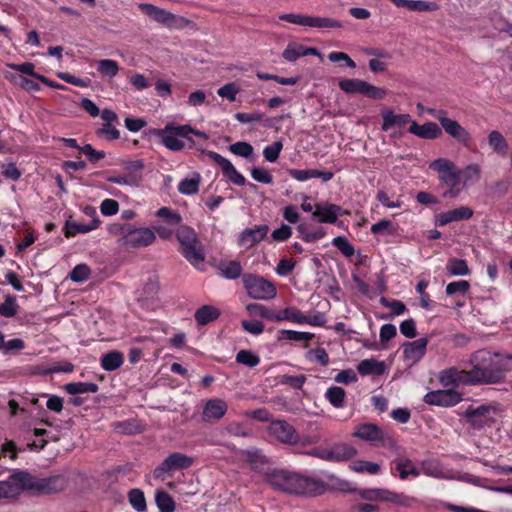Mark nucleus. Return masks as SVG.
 I'll list each match as a JSON object with an SVG mask.
<instances>
[{
  "mask_svg": "<svg viewBox=\"0 0 512 512\" xmlns=\"http://www.w3.org/2000/svg\"><path fill=\"white\" fill-rule=\"evenodd\" d=\"M264 477L274 490L288 494L316 496L328 489V484L320 479L282 469H269Z\"/></svg>",
  "mask_w": 512,
  "mask_h": 512,
  "instance_id": "f257e3e1",
  "label": "nucleus"
},
{
  "mask_svg": "<svg viewBox=\"0 0 512 512\" xmlns=\"http://www.w3.org/2000/svg\"><path fill=\"white\" fill-rule=\"evenodd\" d=\"M470 363V385L498 384L505 379L506 369L498 354L484 349L478 350L471 355Z\"/></svg>",
  "mask_w": 512,
  "mask_h": 512,
  "instance_id": "f03ea898",
  "label": "nucleus"
},
{
  "mask_svg": "<svg viewBox=\"0 0 512 512\" xmlns=\"http://www.w3.org/2000/svg\"><path fill=\"white\" fill-rule=\"evenodd\" d=\"M19 477V481L26 486V491L34 496L59 493L68 484L67 478L60 474L39 478L27 472V474H20Z\"/></svg>",
  "mask_w": 512,
  "mask_h": 512,
  "instance_id": "7ed1b4c3",
  "label": "nucleus"
},
{
  "mask_svg": "<svg viewBox=\"0 0 512 512\" xmlns=\"http://www.w3.org/2000/svg\"><path fill=\"white\" fill-rule=\"evenodd\" d=\"M190 131L193 128L190 125L176 126L172 123L167 124L163 129L155 130V134L161 138V142L166 148L171 151H181L184 149V142L178 138H186L194 144V141L190 139Z\"/></svg>",
  "mask_w": 512,
  "mask_h": 512,
  "instance_id": "20e7f679",
  "label": "nucleus"
},
{
  "mask_svg": "<svg viewBox=\"0 0 512 512\" xmlns=\"http://www.w3.org/2000/svg\"><path fill=\"white\" fill-rule=\"evenodd\" d=\"M243 285L248 296L253 299L269 300L277 295L276 288L272 282L255 274L244 275Z\"/></svg>",
  "mask_w": 512,
  "mask_h": 512,
  "instance_id": "39448f33",
  "label": "nucleus"
},
{
  "mask_svg": "<svg viewBox=\"0 0 512 512\" xmlns=\"http://www.w3.org/2000/svg\"><path fill=\"white\" fill-rule=\"evenodd\" d=\"M338 86L345 93H358L374 100L384 99L387 95V91L384 88L374 86L364 80L355 78L341 80L339 81Z\"/></svg>",
  "mask_w": 512,
  "mask_h": 512,
  "instance_id": "423d86ee",
  "label": "nucleus"
},
{
  "mask_svg": "<svg viewBox=\"0 0 512 512\" xmlns=\"http://www.w3.org/2000/svg\"><path fill=\"white\" fill-rule=\"evenodd\" d=\"M353 436L366 442L378 441L382 446L387 448L396 447V440L393 435L383 431L373 423H364L358 425L353 432Z\"/></svg>",
  "mask_w": 512,
  "mask_h": 512,
  "instance_id": "0eeeda50",
  "label": "nucleus"
},
{
  "mask_svg": "<svg viewBox=\"0 0 512 512\" xmlns=\"http://www.w3.org/2000/svg\"><path fill=\"white\" fill-rule=\"evenodd\" d=\"M140 10L155 20L158 23L166 25L170 28L184 27L190 23V21L184 17H177L169 11L161 9L157 6L148 3H142L139 5Z\"/></svg>",
  "mask_w": 512,
  "mask_h": 512,
  "instance_id": "6e6552de",
  "label": "nucleus"
},
{
  "mask_svg": "<svg viewBox=\"0 0 512 512\" xmlns=\"http://www.w3.org/2000/svg\"><path fill=\"white\" fill-rule=\"evenodd\" d=\"M430 169L439 173V180L448 187H456L460 181V171L449 159L438 158L430 163Z\"/></svg>",
  "mask_w": 512,
  "mask_h": 512,
  "instance_id": "1a4fd4ad",
  "label": "nucleus"
},
{
  "mask_svg": "<svg viewBox=\"0 0 512 512\" xmlns=\"http://www.w3.org/2000/svg\"><path fill=\"white\" fill-rule=\"evenodd\" d=\"M192 464L193 458L185 454L175 452L165 458L162 463L154 469L153 476L156 479H164L166 473L178 469L189 468Z\"/></svg>",
  "mask_w": 512,
  "mask_h": 512,
  "instance_id": "9d476101",
  "label": "nucleus"
},
{
  "mask_svg": "<svg viewBox=\"0 0 512 512\" xmlns=\"http://www.w3.org/2000/svg\"><path fill=\"white\" fill-rule=\"evenodd\" d=\"M155 239V232L151 229L131 226L125 237H121L120 242L122 246L127 248H141L152 244Z\"/></svg>",
  "mask_w": 512,
  "mask_h": 512,
  "instance_id": "9b49d317",
  "label": "nucleus"
},
{
  "mask_svg": "<svg viewBox=\"0 0 512 512\" xmlns=\"http://www.w3.org/2000/svg\"><path fill=\"white\" fill-rule=\"evenodd\" d=\"M270 433L280 442L289 445H297L301 443L306 445L309 441H300V437L296 429L285 420L272 421L269 426Z\"/></svg>",
  "mask_w": 512,
  "mask_h": 512,
  "instance_id": "f8f14e48",
  "label": "nucleus"
},
{
  "mask_svg": "<svg viewBox=\"0 0 512 512\" xmlns=\"http://www.w3.org/2000/svg\"><path fill=\"white\" fill-rule=\"evenodd\" d=\"M461 399V395L453 389L430 391L424 396L425 403L444 407L453 406Z\"/></svg>",
  "mask_w": 512,
  "mask_h": 512,
  "instance_id": "ddd939ff",
  "label": "nucleus"
},
{
  "mask_svg": "<svg viewBox=\"0 0 512 512\" xmlns=\"http://www.w3.org/2000/svg\"><path fill=\"white\" fill-rule=\"evenodd\" d=\"M439 381L445 387L457 386L459 384L470 385L469 371L451 367L440 372Z\"/></svg>",
  "mask_w": 512,
  "mask_h": 512,
  "instance_id": "4468645a",
  "label": "nucleus"
},
{
  "mask_svg": "<svg viewBox=\"0 0 512 512\" xmlns=\"http://www.w3.org/2000/svg\"><path fill=\"white\" fill-rule=\"evenodd\" d=\"M20 474H27V471L15 472L8 480L0 481V499L16 497L22 490H26V486L19 481Z\"/></svg>",
  "mask_w": 512,
  "mask_h": 512,
  "instance_id": "2eb2a0df",
  "label": "nucleus"
},
{
  "mask_svg": "<svg viewBox=\"0 0 512 512\" xmlns=\"http://www.w3.org/2000/svg\"><path fill=\"white\" fill-rule=\"evenodd\" d=\"M268 231L269 228L267 225H259L254 228L245 229L239 236L238 244L240 246L250 248L262 241L266 237Z\"/></svg>",
  "mask_w": 512,
  "mask_h": 512,
  "instance_id": "dca6fc26",
  "label": "nucleus"
},
{
  "mask_svg": "<svg viewBox=\"0 0 512 512\" xmlns=\"http://www.w3.org/2000/svg\"><path fill=\"white\" fill-rule=\"evenodd\" d=\"M427 344V338H419L415 341L405 343L403 345L405 360L410 361L412 364L418 362L425 355Z\"/></svg>",
  "mask_w": 512,
  "mask_h": 512,
  "instance_id": "f3484780",
  "label": "nucleus"
},
{
  "mask_svg": "<svg viewBox=\"0 0 512 512\" xmlns=\"http://www.w3.org/2000/svg\"><path fill=\"white\" fill-rule=\"evenodd\" d=\"M356 449L347 443H335L327 447V461L342 462L352 459L356 455Z\"/></svg>",
  "mask_w": 512,
  "mask_h": 512,
  "instance_id": "a211bd4d",
  "label": "nucleus"
},
{
  "mask_svg": "<svg viewBox=\"0 0 512 512\" xmlns=\"http://www.w3.org/2000/svg\"><path fill=\"white\" fill-rule=\"evenodd\" d=\"M472 215L473 210L470 207L461 206L453 210L440 213L437 215L435 223L438 226H445L450 222L470 219Z\"/></svg>",
  "mask_w": 512,
  "mask_h": 512,
  "instance_id": "6ab92c4d",
  "label": "nucleus"
},
{
  "mask_svg": "<svg viewBox=\"0 0 512 512\" xmlns=\"http://www.w3.org/2000/svg\"><path fill=\"white\" fill-rule=\"evenodd\" d=\"M342 208L336 204H316L312 217L320 223H335Z\"/></svg>",
  "mask_w": 512,
  "mask_h": 512,
  "instance_id": "aec40b11",
  "label": "nucleus"
},
{
  "mask_svg": "<svg viewBox=\"0 0 512 512\" xmlns=\"http://www.w3.org/2000/svg\"><path fill=\"white\" fill-rule=\"evenodd\" d=\"M227 408V403L224 400L210 399L204 406L203 420L207 422L218 421L225 415Z\"/></svg>",
  "mask_w": 512,
  "mask_h": 512,
  "instance_id": "412c9836",
  "label": "nucleus"
},
{
  "mask_svg": "<svg viewBox=\"0 0 512 512\" xmlns=\"http://www.w3.org/2000/svg\"><path fill=\"white\" fill-rule=\"evenodd\" d=\"M408 132L422 139H437L442 135L441 128L434 122H427L419 125L416 121H412Z\"/></svg>",
  "mask_w": 512,
  "mask_h": 512,
  "instance_id": "4be33fe9",
  "label": "nucleus"
},
{
  "mask_svg": "<svg viewBox=\"0 0 512 512\" xmlns=\"http://www.w3.org/2000/svg\"><path fill=\"white\" fill-rule=\"evenodd\" d=\"M383 122L381 129L388 131L392 127H403L406 124H412L411 117L409 114H395L392 109H385L381 113Z\"/></svg>",
  "mask_w": 512,
  "mask_h": 512,
  "instance_id": "5701e85b",
  "label": "nucleus"
},
{
  "mask_svg": "<svg viewBox=\"0 0 512 512\" xmlns=\"http://www.w3.org/2000/svg\"><path fill=\"white\" fill-rule=\"evenodd\" d=\"M442 128L448 135L462 144H467L471 139L469 132L454 119L449 118L444 121Z\"/></svg>",
  "mask_w": 512,
  "mask_h": 512,
  "instance_id": "b1692460",
  "label": "nucleus"
},
{
  "mask_svg": "<svg viewBox=\"0 0 512 512\" xmlns=\"http://www.w3.org/2000/svg\"><path fill=\"white\" fill-rule=\"evenodd\" d=\"M361 498L369 501H398L397 493L391 492L387 489H364L360 492Z\"/></svg>",
  "mask_w": 512,
  "mask_h": 512,
  "instance_id": "393cba45",
  "label": "nucleus"
},
{
  "mask_svg": "<svg viewBox=\"0 0 512 512\" xmlns=\"http://www.w3.org/2000/svg\"><path fill=\"white\" fill-rule=\"evenodd\" d=\"M100 221L98 218L91 220L89 224H80L70 220H67L64 227L65 237L69 238L75 236L77 233H87L96 229Z\"/></svg>",
  "mask_w": 512,
  "mask_h": 512,
  "instance_id": "a878e982",
  "label": "nucleus"
},
{
  "mask_svg": "<svg viewBox=\"0 0 512 512\" xmlns=\"http://www.w3.org/2000/svg\"><path fill=\"white\" fill-rule=\"evenodd\" d=\"M488 144L490 148L501 156H506L509 145L504 136L497 130H493L488 134Z\"/></svg>",
  "mask_w": 512,
  "mask_h": 512,
  "instance_id": "bb28decb",
  "label": "nucleus"
},
{
  "mask_svg": "<svg viewBox=\"0 0 512 512\" xmlns=\"http://www.w3.org/2000/svg\"><path fill=\"white\" fill-rule=\"evenodd\" d=\"M220 316V310L212 305H204L196 310L194 317L199 325H206Z\"/></svg>",
  "mask_w": 512,
  "mask_h": 512,
  "instance_id": "cd10ccee",
  "label": "nucleus"
},
{
  "mask_svg": "<svg viewBox=\"0 0 512 512\" xmlns=\"http://www.w3.org/2000/svg\"><path fill=\"white\" fill-rule=\"evenodd\" d=\"M357 370L363 376L370 374L381 375L384 373L385 365L383 362L375 359H365L358 364Z\"/></svg>",
  "mask_w": 512,
  "mask_h": 512,
  "instance_id": "c85d7f7f",
  "label": "nucleus"
},
{
  "mask_svg": "<svg viewBox=\"0 0 512 512\" xmlns=\"http://www.w3.org/2000/svg\"><path fill=\"white\" fill-rule=\"evenodd\" d=\"M123 362V354L116 350L110 351L101 357V366L105 371H114L120 368Z\"/></svg>",
  "mask_w": 512,
  "mask_h": 512,
  "instance_id": "c756f323",
  "label": "nucleus"
},
{
  "mask_svg": "<svg viewBox=\"0 0 512 512\" xmlns=\"http://www.w3.org/2000/svg\"><path fill=\"white\" fill-rule=\"evenodd\" d=\"M446 270L447 273L451 276H467L471 273L467 261L455 257L448 260Z\"/></svg>",
  "mask_w": 512,
  "mask_h": 512,
  "instance_id": "7c9ffc66",
  "label": "nucleus"
},
{
  "mask_svg": "<svg viewBox=\"0 0 512 512\" xmlns=\"http://www.w3.org/2000/svg\"><path fill=\"white\" fill-rule=\"evenodd\" d=\"M64 390L70 395L96 393L99 387L92 382H72L64 386Z\"/></svg>",
  "mask_w": 512,
  "mask_h": 512,
  "instance_id": "2f4dec72",
  "label": "nucleus"
},
{
  "mask_svg": "<svg viewBox=\"0 0 512 512\" xmlns=\"http://www.w3.org/2000/svg\"><path fill=\"white\" fill-rule=\"evenodd\" d=\"M397 7H406L410 11H432L436 9L434 3H428L422 0H390Z\"/></svg>",
  "mask_w": 512,
  "mask_h": 512,
  "instance_id": "473e14b6",
  "label": "nucleus"
},
{
  "mask_svg": "<svg viewBox=\"0 0 512 512\" xmlns=\"http://www.w3.org/2000/svg\"><path fill=\"white\" fill-rule=\"evenodd\" d=\"M181 253L193 265H197L204 260V253L199 242L182 247Z\"/></svg>",
  "mask_w": 512,
  "mask_h": 512,
  "instance_id": "72a5a7b5",
  "label": "nucleus"
},
{
  "mask_svg": "<svg viewBox=\"0 0 512 512\" xmlns=\"http://www.w3.org/2000/svg\"><path fill=\"white\" fill-rule=\"evenodd\" d=\"M220 274L226 279H237L242 274V266L238 261H227L219 264Z\"/></svg>",
  "mask_w": 512,
  "mask_h": 512,
  "instance_id": "f704fd0d",
  "label": "nucleus"
},
{
  "mask_svg": "<svg viewBox=\"0 0 512 512\" xmlns=\"http://www.w3.org/2000/svg\"><path fill=\"white\" fill-rule=\"evenodd\" d=\"M313 28H341L342 23L328 17L307 16V25Z\"/></svg>",
  "mask_w": 512,
  "mask_h": 512,
  "instance_id": "c9c22d12",
  "label": "nucleus"
},
{
  "mask_svg": "<svg viewBox=\"0 0 512 512\" xmlns=\"http://www.w3.org/2000/svg\"><path fill=\"white\" fill-rule=\"evenodd\" d=\"M396 470L399 472V477L401 479H406L409 475L414 477H418L420 475V471L414 465V463L408 459L404 458L396 462Z\"/></svg>",
  "mask_w": 512,
  "mask_h": 512,
  "instance_id": "e433bc0d",
  "label": "nucleus"
},
{
  "mask_svg": "<svg viewBox=\"0 0 512 512\" xmlns=\"http://www.w3.org/2000/svg\"><path fill=\"white\" fill-rule=\"evenodd\" d=\"M235 118L240 123L263 122L264 127L271 128L273 126L272 119L266 118L262 113H237Z\"/></svg>",
  "mask_w": 512,
  "mask_h": 512,
  "instance_id": "4c0bfd02",
  "label": "nucleus"
},
{
  "mask_svg": "<svg viewBox=\"0 0 512 512\" xmlns=\"http://www.w3.org/2000/svg\"><path fill=\"white\" fill-rule=\"evenodd\" d=\"M155 501L161 512L175 511V502L169 493L165 491H157Z\"/></svg>",
  "mask_w": 512,
  "mask_h": 512,
  "instance_id": "58836bf2",
  "label": "nucleus"
},
{
  "mask_svg": "<svg viewBox=\"0 0 512 512\" xmlns=\"http://www.w3.org/2000/svg\"><path fill=\"white\" fill-rule=\"evenodd\" d=\"M128 499L131 504V506L137 511V512H146L147 506H146V500L145 496L142 490L134 488L131 489L128 493Z\"/></svg>",
  "mask_w": 512,
  "mask_h": 512,
  "instance_id": "ea45409f",
  "label": "nucleus"
},
{
  "mask_svg": "<svg viewBox=\"0 0 512 512\" xmlns=\"http://www.w3.org/2000/svg\"><path fill=\"white\" fill-rule=\"evenodd\" d=\"M177 239L182 247L193 243H198V238L195 231L186 225H182L178 228Z\"/></svg>",
  "mask_w": 512,
  "mask_h": 512,
  "instance_id": "a19ab883",
  "label": "nucleus"
},
{
  "mask_svg": "<svg viewBox=\"0 0 512 512\" xmlns=\"http://www.w3.org/2000/svg\"><path fill=\"white\" fill-rule=\"evenodd\" d=\"M328 401L336 408H342L344 406L345 391L339 386L330 387L326 394Z\"/></svg>",
  "mask_w": 512,
  "mask_h": 512,
  "instance_id": "79ce46f5",
  "label": "nucleus"
},
{
  "mask_svg": "<svg viewBox=\"0 0 512 512\" xmlns=\"http://www.w3.org/2000/svg\"><path fill=\"white\" fill-rule=\"evenodd\" d=\"M279 316L281 321H291L298 324H302L306 321V316L296 307H286L279 311Z\"/></svg>",
  "mask_w": 512,
  "mask_h": 512,
  "instance_id": "37998d69",
  "label": "nucleus"
},
{
  "mask_svg": "<svg viewBox=\"0 0 512 512\" xmlns=\"http://www.w3.org/2000/svg\"><path fill=\"white\" fill-rule=\"evenodd\" d=\"M97 70L103 75L114 77L119 71L118 63L111 59H103L98 61Z\"/></svg>",
  "mask_w": 512,
  "mask_h": 512,
  "instance_id": "c03bdc74",
  "label": "nucleus"
},
{
  "mask_svg": "<svg viewBox=\"0 0 512 512\" xmlns=\"http://www.w3.org/2000/svg\"><path fill=\"white\" fill-rule=\"evenodd\" d=\"M17 309L16 297L7 295L5 301L0 304V315L7 318L14 317L17 314Z\"/></svg>",
  "mask_w": 512,
  "mask_h": 512,
  "instance_id": "a18cd8bd",
  "label": "nucleus"
},
{
  "mask_svg": "<svg viewBox=\"0 0 512 512\" xmlns=\"http://www.w3.org/2000/svg\"><path fill=\"white\" fill-rule=\"evenodd\" d=\"M279 334V339H287L291 341H309L314 337L313 333L294 330H280Z\"/></svg>",
  "mask_w": 512,
  "mask_h": 512,
  "instance_id": "49530a36",
  "label": "nucleus"
},
{
  "mask_svg": "<svg viewBox=\"0 0 512 512\" xmlns=\"http://www.w3.org/2000/svg\"><path fill=\"white\" fill-rule=\"evenodd\" d=\"M229 150L237 155L244 158H250L253 155L254 149L251 144L244 141L236 142L229 146Z\"/></svg>",
  "mask_w": 512,
  "mask_h": 512,
  "instance_id": "de8ad7c7",
  "label": "nucleus"
},
{
  "mask_svg": "<svg viewBox=\"0 0 512 512\" xmlns=\"http://www.w3.org/2000/svg\"><path fill=\"white\" fill-rule=\"evenodd\" d=\"M236 361L248 367H255L259 364L260 359L257 355L248 350H240L236 355Z\"/></svg>",
  "mask_w": 512,
  "mask_h": 512,
  "instance_id": "09e8293b",
  "label": "nucleus"
},
{
  "mask_svg": "<svg viewBox=\"0 0 512 512\" xmlns=\"http://www.w3.org/2000/svg\"><path fill=\"white\" fill-rule=\"evenodd\" d=\"M423 473L430 477L441 478L443 471L439 462L436 460H426L422 462Z\"/></svg>",
  "mask_w": 512,
  "mask_h": 512,
  "instance_id": "8fccbe9b",
  "label": "nucleus"
},
{
  "mask_svg": "<svg viewBox=\"0 0 512 512\" xmlns=\"http://www.w3.org/2000/svg\"><path fill=\"white\" fill-rule=\"evenodd\" d=\"M283 149L282 141H275L269 146H266L263 150L264 158L269 162H275L280 155L281 150Z\"/></svg>",
  "mask_w": 512,
  "mask_h": 512,
  "instance_id": "3c124183",
  "label": "nucleus"
},
{
  "mask_svg": "<svg viewBox=\"0 0 512 512\" xmlns=\"http://www.w3.org/2000/svg\"><path fill=\"white\" fill-rule=\"evenodd\" d=\"M178 190L185 195L196 194L199 190V179H183L178 185Z\"/></svg>",
  "mask_w": 512,
  "mask_h": 512,
  "instance_id": "603ef678",
  "label": "nucleus"
},
{
  "mask_svg": "<svg viewBox=\"0 0 512 512\" xmlns=\"http://www.w3.org/2000/svg\"><path fill=\"white\" fill-rule=\"evenodd\" d=\"M302 45L297 43H289L282 53V57L289 61L294 62L298 58L302 57Z\"/></svg>",
  "mask_w": 512,
  "mask_h": 512,
  "instance_id": "864d4df0",
  "label": "nucleus"
},
{
  "mask_svg": "<svg viewBox=\"0 0 512 512\" xmlns=\"http://www.w3.org/2000/svg\"><path fill=\"white\" fill-rule=\"evenodd\" d=\"M240 91L236 83L230 82L225 84L224 86L220 87L217 90V94L222 97L228 99L230 102H233L236 100V95Z\"/></svg>",
  "mask_w": 512,
  "mask_h": 512,
  "instance_id": "5fc2aeb1",
  "label": "nucleus"
},
{
  "mask_svg": "<svg viewBox=\"0 0 512 512\" xmlns=\"http://www.w3.org/2000/svg\"><path fill=\"white\" fill-rule=\"evenodd\" d=\"M332 244L337 247L346 257H351L355 253L354 247L343 236L335 237L332 241Z\"/></svg>",
  "mask_w": 512,
  "mask_h": 512,
  "instance_id": "6e6d98bb",
  "label": "nucleus"
},
{
  "mask_svg": "<svg viewBox=\"0 0 512 512\" xmlns=\"http://www.w3.org/2000/svg\"><path fill=\"white\" fill-rule=\"evenodd\" d=\"M90 268L85 264H79L70 272V279L74 282H83L90 275Z\"/></svg>",
  "mask_w": 512,
  "mask_h": 512,
  "instance_id": "4d7b16f0",
  "label": "nucleus"
},
{
  "mask_svg": "<svg viewBox=\"0 0 512 512\" xmlns=\"http://www.w3.org/2000/svg\"><path fill=\"white\" fill-rule=\"evenodd\" d=\"M107 180L111 183L119 184V185H138L141 177H137L136 175H119V176H109Z\"/></svg>",
  "mask_w": 512,
  "mask_h": 512,
  "instance_id": "13d9d810",
  "label": "nucleus"
},
{
  "mask_svg": "<svg viewBox=\"0 0 512 512\" xmlns=\"http://www.w3.org/2000/svg\"><path fill=\"white\" fill-rule=\"evenodd\" d=\"M470 288V284L466 280L454 281L446 286V294L454 295L456 293L465 294Z\"/></svg>",
  "mask_w": 512,
  "mask_h": 512,
  "instance_id": "bf43d9fd",
  "label": "nucleus"
},
{
  "mask_svg": "<svg viewBox=\"0 0 512 512\" xmlns=\"http://www.w3.org/2000/svg\"><path fill=\"white\" fill-rule=\"evenodd\" d=\"M156 215L158 217H162V218H166L167 219V222L170 224V225H178L182 218L180 216V214L176 213V212H173L171 209H169L168 207H162L160 208L157 212H156Z\"/></svg>",
  "mask_w": 512,
  "mask_h": 512,
  "instance_id": "052dcab7",
  "label": "nucleus"
},
{
  "mask_svg": "<svg viewBox=\"0 0 512 512\" xmlns=\"http://www.w3.org/2000/svg\"><path fill=\"white\" fill-rule=\"evenodd\" d=\"M80 152L85 154L88 157L89 161L93 163H96L105 157L104 151H98L94 149L90 144H86L80 147Z\"/></svg>",
  "mask_w": 512,
  "mask_h": 512,
  "instance_id": "680f3d73",
  "label": "nucleus"
},
{
  "mask_svg": "<svg viewBox=\"0 0 512 512\" xmlns=\"http://www.w3.org/2000/svg\"><path fill=\"white\" fill-rule=\"evenodd\" d=\"M353 469L356 472H368L370 474H376L380 470V466L376 463L369 461H358L354 463Z\"/></svg>",
  "mask_w": 512,
  "mask_h": 512,
  "instance_id": "e2e57ef3",
  "label": "nucleus"
},
{
  "mask_svg": "<svg viewBox=\"0 0 512 512\" xmlns=\"http://www.w3.org/2000/svg\"><path fill=\"white\" fill-rule=\"evenodd\" d=\"M241 326L245 331H247L253 335H259L264 331L263 323L260 321H257V320H252V321L243 320L241 322Z\"/></svg>",
  "mask_w": 512,
  "mask_h": 512,
  "instance_id": "0e129e2a",
  "label": "nucleus"
},
{
  "mask_svg": "<svg viewBox=\"0 0 512 512\" xmlns=\"http://www.w3.org/2000/svg\"><path fill=\"white\" fill-rule=\"evenodd\" d=\"M101 213L106 216L115 215L119 210V204L116 200L105 199L100 206Z\"/></svg>",
  "mask_w": 512,
  "mask_h": 512,
  "instance_id": "69168bd1",
  "label": "nucleus"
},
{
  "mask_svg": "<svg viewBox=\"0 0 512 512\" xmlns=\"http://www.w3.org/2000/svg\"><path fill=\"white\" fill-rule=\"evenodd\" d=\"M306 381V377L304 375H298V376H290V375H283L281 377V383L290 385L291 387L295 389H300L304 385Z\"/></svg>",
  "mask_w": 512,
  "mask_h": 512,
  "instance_id": "338daca9",
  "label": "nucleus"
},
{
  "mask_svg": "<svg viewBox=\"0 0 512 512\" xmlns=\"http://www.w3.org/2000/svg\"><path fill=\"white\" fill-rule=\"evenodd\" d=\"M252 178L260 183L271 184L273 181L272 176L268 173V171L261 168H252L251 170Z\"/></svg>",
  "mask_w": 512,
  "mask_h": 512,
  "instance_id": "774afa93",
  "label": "nucleus"
}]
</instances>
